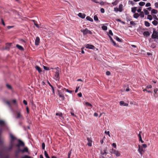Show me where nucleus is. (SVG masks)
<instances>
[{
	"label": "nucleus",
	"mask_w": 158,
	"mask_h": 158,
	"mask_svg": "<svg viewBox=\"0 0 158 158\" xmlns=\"http://www.w3.org/2000/svg\"><path fill=\"white\" fill-rule=\"evenodd\" d=\"M44 155L47 158H50V157H49L48 155V154H47V152L46 151H44Z\"/></svg>",
	"instance_id": "ea45409f"
},
{
	"label": "nucleus",
	"mask_w": 158,
	"mask_h": 158,
	"mask_svg": "<svg viewBox=\"0 0 158 158\" xmlns=\"http://www.w3.org/2000/svg\"><path fill=\"white\" fill-rule=\"evenodd\" d=\"M123 8V5L122 4H120L119 5V7L118 8L119 12H121L122 11Z\"/></svg>",
	"instance_id": "dca6fc26"
},
{
	"label": "nucleus",
	"mask_w": 158,
	"mask_h": 158,
	"mask_svg": "<svg viewBox=\"0 0 158 158\" xmlns=\"http://www.w3.org/2000/svg\"><path fill=\"white\" fill-rule=\"evenodd\" d=\"M109 35H113V33H112V31L111 30H110L109 31Z\"/></svg>",
	"instance_id": "5fc2aeb1"
},
{
	"label": "nucleus",
	"mask_w": 158,
	"mask_h": 158,
	"mask_svg": "<svg viewBox=\"0 0 158 158\" xmlns=\"http://www.w3.org/2000/svg\"><path fill=\"white\" fill-rule=\"evenodd\" d=\"M102 28L104 31H106L107 29V27L106 26H103L102 27Z\"/></svg>",
	"instance_id": "7c9ffc66"
},
{
	"label": "nucleus",
	"mask_w": 158,
	"mask_h": 158,
	"mask_svg": "<svg viewBox=\"0 0 158 158\" xmlns=\"http://www.w3.org/2000/svg\"><path fill=\"white\" fill-rule=\"evenodd\" d=\"M143 11H144V13L145 15H148V14L149 13V12L148 11V10H147L146 9H144Z\"/></svg>",
	"instance_id": "393cba45"
},
{
	"label": "nucleus",
	"mask_w": 158,
	"mask_h": 158,
	"mask_svg": "<svg viewBox=\"0 0 158 158\" xmlns=\"http://www.w3.org/2000/svg\"><path fill=\"white\" fill-rule=\"evenodd\" d=\"M116 151L115 150V149H111V153H113V154H115V152Z\"/></svg>",
	"instance_id": "c03bdc74"
},
{
	"label": "nucleus",
	"mask_w": 158,
	"mask_h": 158,
	"mask_svg": "<svg viewBox=\"0 0 158 158\" xmlns=\"http://www.w3.org/2000/svg\"><path fill=\"white\" fill-rule=\"evenodd\" d=\"M58 92H59L58 94H59V97L61 98L62 99H63V100H64L65 98H64V96L63 95V94H62L61 92H59V91H58Z\"/></svg>",
	"instance_id": "4468645a"
},
{
	"label": "nucleus",
	"mask_w": 158,
	"mask_h": 158,
	"mask_svg": "<svg viewBox=\"0 0 158 158\" xmlns=\"http://www.w3.org/2000/svg\"><path fill=\"white\" fill-rule=\"evenodd\" d=\"M40 39L38 37H37L35 41V44L36 45H38L40 43Z\"/></svg>",
	"instance_id": "6e6552de"
},
{
	"label": "nucleus",
	"mask_w": 158,
	"mask_h": 158,
	"mask_svg": "<svg viewBox=\"0 0 158 158\" xmlns=\"http://www.w3.org/2000/svg\"><path fill=\"white\" fill-rule=\"evenodd\" d=\"M78 16L82 19H84L85 17V15L84 14L81 13H80L78 14Z\"/></svg>",
	"instance_id": "f8f14e48"
},
{
	"label": "nucleus",
	"mask_w": 158,
	"mask_h": 158,
	"mask_svg": "<svg viewBox=\"0 0 158 158\" xmlns=\"http://www.w3.org/2000/svg\"><path fill=\"white\" fill-rule=\"evenodd\" d=\"M33 21L34 22V24L36 27H37V28H39L40 27V26H39V25L36 23L35 22L34 20H33Z\"/></svg>",
	"instance_id": "3c124183"
},
{
	"label": "nucleus",
	"mask_w": 158,
	"mask_h": 158,
	"mask_svg": "<svg viewBox=\"0 0 158 158\" xmlns=\"http://www.w3.org/2000/svg\"><path fill=\"white\" fill-rule=\"evenodd\" d=\"M94 20L96 21H97L98 20V18L97 16L96 15H95L94 16Z\"/></svg>",
	"instance_id": "c9c22d12"
},
{
	"label": "nucleus",
	"mask_w": 158,
	"mask_h": 158,
	"mask_svg": "<svg viewBox=\"0 0 158 158\" xmlns=\"http://www.w3.org/2000/svg\"><path fill=\"white\" fill-rule=\"evenodd\" d=\"M6 125V122L3 120L0 119V125L1 126H5Z\"/></svg>",
	"instance_id": "2eb2a0df"
},
{
	"label": "nucleus",
	"mask_w": 158,
	"mask_h": 158,
	"mask_svg": "<svg viewBox=\"0 0 158 158\" xmlns=\"http://www.w3.org/2000/svg\"><path fill=\"white\" fill-rule=\"evenodd\" d=\"M43 68H44V69L45 70H49V68L46 66H44Z\"/></svg>",
	"instance_id": "864d4df0"
},
{
	"label": "nucleus",
	"mask_w": 158,
	"mask_h": 158,
	"mask_svg": "<svg viewBox=\"0 0 158 158\" xmlns=\"http://www.w3.org/2000/svg\"><path fill=\"white\" fill-rule=\"evenodd\" d=\"M85 47L86 48L90 49H94L95 47L92 45L87 44L85 45Z\"/></svg>",
	"instance_id": "423d86ee"
},
{
	"label": "nucleus",
	"mask_w": 158,
	"mask_h": 158,
	"mask_svg": "<svg viewBox=\"0 0 158 158\" xmlns=\"http://www.w3.org/2000/svg\"><path fill=\"white\" fill-rule=\"evenodd\" d=\"M79 86L78 87H77L76 88V90H75V92L76 93H77L78 91V89L79 88Z\"/></svg>",
	"instance_id": "680f3d73"
},
{
	"label": "nucleus",
	"mask_w": 158,
	"mask_h": 158,
	"mask_svg": "<svg viewBox=\"0 0 158 158\" xmlns=\"http://www.w3.org/2000/svg\"><path fill=\"white\" fill-rule=\"evenodd\" d=\"M42 149H44V148H45V144H44V143H42Z\"/></svg>",
	"instance_id": "603ef678"
},
{
	"label": "nucleus",
	"mask_w": 158,
	"mask_h": 158,
	"mask_svg": "<svg viewBox=\"0 0 158 158\" xmlns=\"http://www.w3.org/2000/svg\"><path fill=\"white\" fill-rule=\"evenodd\" d=\"M106 75L108 76V75H110V73L109 71H107L106 72Z\"/></svg>",
	"instance_id": "e2e57ef3"
},
{
	"label": "nucleus",
	"mask_w": 158,
	"mask_h": 158,
	"mask_svg": "<svg viewBox=\"0 0 158 158\" xmlns=\"http://www.w3.org/2000/svg\"><path fill=\"white\" fill-rule=\"evenodd\" d=\"M138 136L139 139V141H140V140H141V139H142V138L141 135H140V131L139 132V134L138 135Z\"/></svg>",
	"instance_id": "37998d69"
},
{
	"label": "nucleus",
	"mask_w": 158,
	"mask_h": 158,
	"mask_svg": "<svg viewBox=\"0 0 158 158\" xmlns=\"http://www.w3.org/2000/svg\"><path fill=\"white\" fill-rule=\"evenodd\" d=\"M147 19L150 20H152V17L151 15H148Z\"/></svg>",
	"instance_id": "c85d7f7f"
},
{
	"label": "nucleus",
	"mask_w": 158,
	"mask_h": 158,
	"mask_svg": "<svg viewBox=\"0 0 158 158\" xmlns=\"http://www.w3.org/2000/svg\"><path fill=\"white\" fill-rule=\"evenodd\" d=\"M56 115L59 116L60 117L63 118L62 114L61 113H56Z\"/></svg>",
	"instance_id": "2f4dec72"
},
{
	"label": "nucleus",
	"mask_w": 158,
	"mask_h": 158,
	"mask_svg": "<svg viewBox=\"0 0 158 158\" xmlns=\"http://www.w3.org/2000/svg\"><path fill=\"white\" fill-rule=\"evenodd\" d=\"M152 86L151 85H147L146 87V88L147 89H149V88H152Z\"/></svg>",
	"instance_id": "052dcab7"
},
{
	"label": "nucleus",
	"mask_w": 158,
	"mask_h": 158,
	"mask_svg": "<svg viewBox=\"0 0 158 158\" xmlns=\"http://www.w3.org/2000/svg\"><path fill=\"white\" fill-rule=\"evenodd\" d=\"M120 104L121 106H127L128 105V104L124 102L123 101H121L120 102Z\"/></svg>",
	"instance_id": "9d476101"
},
{
	"label": "nucleus",
	"mask_w": 158,
	"mask_h": 158,
	"mask_svg": "<svg viewBox=\"0 0 158 158\" xmlns=\"http://www.w3.org/2000/svg\"><path fill=\"white\" fill-rule=\"evenodd\" d=\"M6 87H7V88H8V89H12V87L10 85L8 84H7L6 85Z\"/></svg>",
	"instance_id": "f704fd0d"
},
{
	"label": "nucleus",
	"mask_w": 158,
	"mask_h": 158,
	"mask_svg": "<svg viewBox=\"0 0 158 158\" xmlns=\"http://www.w3.org/2000/svg\"><path fill=\"white\" fill-rule=\"evenodd\" d=\"M1 21L2 24H3V26H5V23H4V20H3V19L2 18H1Z\"/></svg>",
	"instance_id": "09e8293b"
},
{
	"label": "nucleus",
	"mask_w": 158,
	"mask_h": 158,
	"mask_svg": "<svg viewBox=\"0 0 158 158\" xmlns=\"http://www.w3.org/2000/svg\"><path fill=\"white\" fill-rule=\"evenodd\" d=\"M16 47L20 50H23V48L22 46L20 45H19L18 44H17L16 45Z\"/></svg>",
	"instance_id": "f3484780"
},
{
	"label": "nucleus",
	"mask_w": 158,
	"mask_h": 158,
	"mask_svg": "<svg viewBox=\"0 0 158 158\" xmlns=\"http://www.w3.org/2000/svg\"><path fill=\"white\" fill-rule=\"evenodd\" d=\"M116 40L118 42H120L121 41V40L118 37H116Z\"/></svg>",
	"instance_id": "4d7b16f0"
},
{
	"label": "nucleus",
	"mask_w": 158,
	"mask_h": 158,
	"mask_svg": "<svg viewBox=\"0 0 158 158\" xmlns=\"http://www.w3.org/2000/svg\"><path fill=\"white\" fill-rule=\"evenodd\" d=\"M142 146L144 148L147 147V145L146 144H142Z\"/></svg>",
	"instance_id": "0e129e2a"
},
{
	"label": "nucleus",
	"mask_w": 158,
	"mask_h": 158,
	"mask_svg": "<svg viewBox=\"0 0 158 158\" xmlns=\"http://www.w3.org/2000/svg\"><path fill=\"white\" fill-rule=\"evenodd\" d=\"M64 90H65L66 92H68V93H69L71 94V93L72 92V91L69 90L68 89H65V88H64Z\"/></svg>",
	"instance_id": "4c0bfd02"
},
{
	"label": "nucleus",
	"mask_w": 158,
	"mask_h": 158,
	"mask_svg": "<svg viewBox=\"0 0 158 158\" xmlns=\"http://www.w3.org/2000/svg\"><path fill=\"white\" fill-rule=\"evenodd\" d=\"M144 24L145 26L147 27H149L150 26V25L149 23L146 21H145L144 22Z\"/></svg>",
	"instance_id": "bb28decb"
},
{
	"label": "nucleus",
	"mask_w": 158,
	"mask_h": 158,
	"mask_svg": "<svg viewBox=\"0 0 158 158\" xmlns=\"http://www.w3.org/2000/svg\"><path fill=\"white\" fill-rule=\"evenodd\" d=\"M35 68L37 70L39 73H40L42 72V70H41V69L39 66H36Z\"/></svg>",
	"instance_id": "4be33fe9"
},
{
	"label": "nucleus",
	"mask_w": 158,
	"mask_h": 158,
	"mask_svg": "<svg viewBox=\"0 0 158 158\" xmlns=\"http://www.w3.org/2000/svg\"><path fill=\"white\" fill-rule=\"evenodd\" d=\"M78 96L80 97H82V94L81 93H79L78 94Z\"/></svg>",
	"instance_id": "774afa93"
},
{
	"label": "nucleus",
	"mask_w": 158,
	"mask_h": 158,
	"mask_svg": "<svg viewBox=\"0 0 158 158\" xmlns=\"http://www.w3.org/2000/svg\"><path fill=\"white\" fill-rule=\"evenodd\" d=\"M87 139L88 142V143H87V145L89 146H91L92 141L91 139L89 138H87Z\"/></svg>",
	"instance_id": "9b49d317"
},
{
	"label": "nucleus",
	"mask_w": 158,
	"mask_h": 158,
	"mask_svg": "<svg viewBox=\"0 0 158 158\" xmlns=\"http://www.w3.org/2000/svg\"><path fill=\"white\" fill-rule=\"evenodd\" d=\"M138 148V151L140 154L142 156V155L143 152L144 151L143 147L140 146V145H139Z\"/></svg>",
	"instance_id": "20e7f679"
},
{
	"label": "nucleus",
	"mask_w": 158,
	"mask_h": 158,
	"mask_svg": "<svg viewBox=\"0 0 158 158\" xmlns=\"http://www.w3.org/2000/svg\"><path fill=\"white\" fill-rule=\"evenodd\" d=\"M155 7L156 8H158V2H156L155 3Z\"/></svg>",
	"instance_id": "6e6d98bb"
},
{
	"label": "nucleus",
	"mask_w": 158,
	"mask_h": 158,
	"mask_svg": "<svg viewBox=\"0 0 158 158\" xmlns=\"http://www.w3.org/2000/svg\"><path fill=\"white\" fill-rule=\"evenodd\" d=\"M112 145L113 147L115 148H116V143H114L112 144Z\"/></svg>",
	"instance_id": "13d9d810"
},
{
	"label": "nucleus",
	"mask_w": 158,
	"mask_h": 158,
	"mask_svg": "<svg viewBox=\"0 0 158 158\" xmlns=\"http://www.w3.org/2000/svg\"><path fill=\"white\" fill-rule=\"evenodd\" d=\"M59 71H56L55 72L54 79L56 81H58L59 79Z\"/></svg>",
	"instance_id": "39448f33"
},
{
	"label": "nucleus",
	"mask_w": 158,
	"mask_h": 158,
	"mask_svg": "<svg viewBox=\"0 0 158 158\" xmlns=\"http://www.w3.org/2000/svg\"><path fill=\"white\" fill-rule=\"evenodd\" d=\"M22 158H31L30 156H28L26 155L25 156H23L22 157Z\"/></svg>",
	"instance_id": "a18cd8bd"
},
{
	"label": "nucleus",
	"mask_w": 158,
	"mask_h": 158,
	"mask_svg": "<svg viewBox=\"0 0 158 158\" xmlns=\"http://www.w3.org/2000/svg\"><path fill=\"white\" fill-rule=\"evenodd\" d=\"M152 37L153 39H158V32L156 31H154L152 35Z\"/></svg>",
	"instance_id": "f03ea898"
},
{
	"label": "nucleus",
	"mask_w": 158,
	"mask_h": 158,
	"mask_svg": "<svg viewBox=\"0 0 158 158\" xmlns=\"http://www.w3.org/2000/svg\"><path fill=\"white\" fill-rule=\"evenodd\" d=\"M16 118L18 119H23V117L19 112H17L16 114Z\"/></svg>",
	"instance_id": "0eeeda50"
},
{
	"label": "nucleus",
	"mask_w": 158,
	"mask_h": 158,
	"mask_svg": "<svg viewBox=\"0 0 158 158\" xmlns=\"http://www.w3.org/2000/svg\"><path fill=\"white\" fill-rule=\"evenodd\" d=\"M114 11H115V12H117L118 11H119V10H118V9L117 7H115L114 8Z\"/></svg>",
	"instance_id": "a19ab883"
},
{
	"label": "nucleus",
	"mask_w": 158,
	"mask_h": 158,
	"mask_svg": "<svg viewBox=\"0 0 158 158\" xmlns=\"http://www.w3.org/2000/svg\"><path fill=\"white\" fill-rule=\"evenodd\" d=\"M152 23L154 25L156 26L157 25L158 22L156 20H154L152 22Z\"/></svg>",
	"instance_id": "72a5a7b5"
},
{
	"label": "nucleus",
	"mask_w": 158,
	"mask_h": 158,
	"mask_svg": "<svg viewBox=\"0 0 158 158\" xmlns=\"http://www.w3.org/2000/svg\"><path fill=\"white\" fill-rule=\"evenodd\" d=\"M104 10L103 8H101V12L102 13H104Z\"/></svg>",
	"instance_id": "69168bd1"
},
{
	"label": "nucleus",
	"mask_w": 158,
	"mask_h": 158,
	"mask_svg": "<svg viewBox=\"0 0 158 158\" xmlns=\"http://www.w3.org/2000/svg\"><path fill=\"white\" fill-rule=\"evenodd\" d=\"M128 3L129 4L131 5L132 6L134 5L135 4L134 2L132 1H128Z\"/></svg>",
	"instance_id": "e433bc0d"
},
{
	"label": "nucleus",
	"mask_w": 158,
	"mask_h": 158,
	"mask_svg": "<svg viewBox=\"0 0 158 158\" xmlns=\"http://www.w3.org/2000/svg\"><path fill=\"white\" fill-rule=\"evenodd\" d=\"M86 19L87 20L91 22L93 21V19L89 16H87Z\"/></svg>",
	"instance_id": "aec40b11"
},
{
	"label": "nucleus",
	"mask_w": 158,
	"mask_h": 158,
	"mask_svg": "<svg viewBox=\"0 0 158 158\" xmlns=\"http://www.w3.org/2000/svg\"><path fill=\"white\" fill-rule=\"evenodd\" d=\"M133 16L134 18L137 19L139 17V15L137 13H135L134 15Z\"/></svg>",
	"instance_id": "5701e85b"
},
{
	"label": "nucleus",
	"mask_w": 158,
	"mask_h": 158,
	"mask_svg": "<svg viewBox=\"0 0 158 158\" xmlns=\"http://www.w3.org/2000/svg\"><path fill=\"white\" fill-rule=\"evenodd\" d=\"M23 103L25 105H27V102L25 100H24L23 101Z\"/></svg>",
	"instance_id": "338daca9"
},
{
	"label": "nucleus",
	"mask_w": 158,
	"mask_h": 158,
	"mask_svg": "<svg viewBox=\"0 0 158 158\" xmlns=\"http://www.w3.org/2000/svg\"><path fill=\"white\" fill-rule=\"evenodd\" d=\"M23 145H24L23 143L21 141H19V144L17 145V146L18 147H19L20 146H23Z\"/></svg>",
	"instance_id": "a211bd4d"
},
{
	"label": "nucleus",
	"mask_w": 158,
	"mask_h": 158,
	"mask_svg": "<svg viewBox=\"0 0 158 158\" xmlns=\"http://www.w3.org/2000/svg\"><path fill=\"white\" fill-rule=\"evenodd\" d=\"M118 1H115V2H113L112 3V4L113 5H116L118 3Z\"/></svg>",
	"instance_id": "58836bf2"
},
{
	"label": "nucleus",
	"mask_w": 158,
	"mask_h": 158,
	"mask_svg": "<svg viewBox=\"0 0 158 158\" xmlns=\"http://www.w3.org/2000/svg\"><path fill=\"white\" fill-rule=\"evenodd\" d=\"M10 136L11 138V140L10 141L11 145L10 146V148H11L14 145L13 141L14 139H15V137L11 134H10Z\"/></svg>",
	"instance_id": "7ed1b4c3"
},
{
	"label": "nucleus",
	"mask_w": 158,
	"mask_h": 158,
	"mask_svg": "<svg viewBox=\"0 0 158 158\" xmlns=\"http://www.w3.org/2000/svg\"><path fill=\"white\" fill-rule=\"evenodd\" d=\"M117 157H119L120 156V152L118 151H116L114 154Z\"/></svg>",
	"instance_id": "412c9836"
},
{
	"label": "nucleus",
	"mask_w": 158,
	"mask_h": 158,
	"mask_svg": "<svg viewBox=\"0 0 158 158\" xmlns=\"http://www.w3.org/2000/svg\"><path fill=\"white\" fill-rule=\"evenodd\" d=\"M139 13H140L139 14V16H140L141 18H143L144 17V13L143 11L140 12Z\"/></svg>",
	"instance_id": "b1692460"
},
{
	"label": "nucleus",
	"mask_w": 158,
	"mask_h": 158,
	"mask_svg": "<svg viewBox=\"0 0 158 158\" xmlns=\"http://www.w3.org/2000/svg\"><path fill=\"white\" fill-rule=\"evenodd\" d=\"M4 102L5 103H6L7 104L9 105V106H10V104L9 101H6V100H4Z\"/></svg>",
	"instance_id": "79ce46f5"
},
{
	"label": "nucleus",
	"mask_w": 158,
	"mask_h": 158,
	"mask_svg": "<svg viewBox=\"0 0 158 158\" xmlns=\"http://www.w3.org/2000/svg\"><path fill=\"white\" fill-rule=\"evenodd\" d=\"M85 105L87 106H89L90 107H92V105L90 103L88 102H85Z\"/></svg>",
	"instance_id": "cd10ccee"
},
{
	"label": "nucleus",
	"mask_w": 158,
	"mask_h": 158,
	"mask_svg": "<svg viewBox=\"0 0 158 158\" xmlns=\"http://www.w3.org/2000/svg\"><path fill=\"white\" fill-rule=\"evenodd\" d=\"M151 5V4L149 2H148L146 4L145 6L146 7H148V6H150Z\"/></svg>",
	"instance_id": "49530a36"
},
{
	"label": "nucleus",
	"mask_w": 158,
	"mask_h": 158,
	"mask_svg": "<svg viewBox=\"0 0 158 158\" xmlns=\"http://www.w3.org/2000/svg\"><path fill=\"white\" fill-rule=\"evenodd\" d=\"M143 34L144 36L148 37L150 33L148 31H145L144 32Z\"/></svg>",
	"instance_id": "6ab92c4d"
},
{
	"label": "nucleus",
	"mask_w": 158,
	"mask_h": 158,
	"mask_svg": "<svg viewBox=\"0 0 158 158\" xmlns=\"http://www.w3.org/2000/svg\"><path fill=\"white\" fill-rule=\"evenodd\" d=\"M81 31L83 33L84 35H86L88 34H92V32L89 30L87 28H85L84 29H82L81 30Z\"/></svg>",
	"instance_id": "f257e3e1"
},
{
	"label": "nucleus",
	"mask_w": 158,
	"mask_h": 158,
	"mask_svg": "<svg viewBox=\"0 0 158 158\" xmlns=\"http://www.w3.org/2000/svg\"><path fill=\"white\" fill-rule=\"evenodd\" d=\"M154 92L155 93V94H154V96L155 97H156L158 95V89L157 88H156L154 89Z\"/></svg>",
	"instance_id": "ddd939ff"
},
{
	"label": "nucleus",
	"mask_w": 158,
	"mask_h": 158,
	"mask_svg": "<svg viewBox=\"0 0 158 158\" xmlns=\"http://www.w3.org/2000/svg\"><path fill=\"white\" fill-rule=\"evenodd\" d=\"M145 4V3L144 2H140L139 3V5L140 6H143Z\"/></svg>",
	"instance_id": "473e14b6"
},
{
	"label": "nucleus",
	"mask_w": 158,
	"mask_h": 158,
	"mask_svg": "<svg viewBox=\"0 0 158 158\" xmlns=\"http://www.w3.org/2000/svg\"><path fill=\"white\" fill-rule=\"evenodd\" d=\"M158 12V11L156 10L153 9L151 10V13L153 14H156Z\"/></svg>",
	"instance_id": "a878e982"
},
{
	"label": "nucleus",
	"mask_w": 158,
	"mask_h": 158,
	"mask_svg": "<svg viewBox=\"0 0 158 158\" xmlns=\"http://www.w3.org/2000/svg\"><path fill=\"white\" fill-rule=\"evenodd\" d=\"M21 152L23 153V152H28V149L27 148L25 147L24 148L23 150H20V149H19L18 150V152Z\"/></svg>",
	"instance_id": "1a4fd4ad"
},
{
	"label": "nucleus",
	"mask_w": 158,
	"mask_h": 158,
	"mask_svg": "<svg viewBox=\"0 0 158 158\" xmlns=\"http://www.w3.org/2000/svg\"><path fill=\"white\" fill-rule=\"evenodd\" d=\"M92 1L95 2L96 3H99V2L97 0H91Z\"/></svg>",
	"instance_id": "bf43d9fd"
},
{
	"label": "nucleus",
	"mask_w": 158,
	"mask_h": 158,
	"mask_svg": "<svg viewBox=\"0 0 158 158\" xmlns=\"http://www.w3.org/2000/svg\"><path fill=\"white\" fill-rule=\"evenodd\" d=\"M136 7H134L131 8V11L132 12L134 13L136 10Z\"/></svg>",
	"instance_id": "c756f323"
},
{
	"label": "nucleus",
	"mask_w": 158,
	"mask_h": 158,
	"mask_svg": "<svg viewBox=\"0 0 158 158\" xmlns=\"http://www.w3.org/2000/svg\"><path fill=\"white\" fill-rule=\"evenodd\" d=\"M105 134H106L107 135H108L109 137L110 136V132L109 131H105Z\"/></svg>",
	"instance_id": "8fccbe9b"
},
{
	"label": "nucleus",
	"mask_w": 158,
	"mask_h": 158,
	"mask_svg": "<svg viewBox=\"0 0 158 158\" xmlns=\"http://www.w3.org/2000/svg\"><path fill=\"white\" fill-rule=\"evenodd\" d=\"M141 10H142V8L141 7H140L139 8V9H138L137 10V11L138 12V13H140V12H141L142 11H141Z\"/></svg>",
	"instance_id": "de8ad7c7"
}]
</instances>
